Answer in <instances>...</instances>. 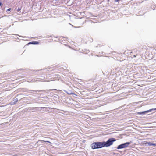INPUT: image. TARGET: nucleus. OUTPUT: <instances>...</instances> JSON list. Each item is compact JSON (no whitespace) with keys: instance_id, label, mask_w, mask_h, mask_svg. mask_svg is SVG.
<instances>
[{"instance_id":"f257e3e1","label":"nucleus","mask_w":156,"mask_h":156,"mask_svg":"<svg viewBox=\"0 0 156 156\" xmlns=\"http://www.w3.org/2000/svg\"><path fill=\"white\" fill-rule=\"evenodd\" d=\"M90 146L93 149L101 148L104 147L103 142H94L91 144Z\"/></svg>"},{"instance_id":"f03ea898","label":"nucleus","mask_w":156,"mask_h":156,"mask_svg":"<svg viewBox=\"0 0 156 156\" xmlns=\"http://www.w3.org/2000/svg\"><path fill=\"white\" fill-rule=\"evenodd\" d=\"M116 141V139L115 138H109L106 142L103 141L104 147H109L112 145L113 142Z\"/></svg>"},{"instance_id":"7ed1b4c3","label":"nucleus","mask_w":156,"mask_h":156,"mask_svg":"<svg viewBox=\"0 0 156 156\" xmlns=\"http://www.w3.org/2000/svg\"><path fill=\"white\" fill-rule=\"evenodd\" d=\"M130 143V142H127L125 143H122L118 145L116 147V148L118 149H119L126 148L128 147Z\"/></svg>"},{"instance_id":"20e7f679","label":"nucleus","mask_w":156,"mask_h":156,"mask_svg":"<svg viewBox=\"0 0 156 156\" xmlns=\"http://www.w3.org/2000/svg\"><path fill=\"white\" fill-rule=\"evenodd\" d=\"M154 109L152 108V109H150L148 110L147 111H143V112H137V114H139V115H144L146 113H147L148 112H151L152 111H153Z\"/></svg>"},{"instance_id":"39448f33","label":"nucleus","mask_w":156,"mask_h":156,"mask_svg":"<svg viewBox=\"0 0 156 156\" xmlns=\"http://www.w3.org/2000/svg\"><path fill=\"white\" fill-rule=\"evenodd\" d=\"M144 144L145 146H156V144L152 143L150 142L146 141L144 143Z\"/></svg>"},{"instance_id":"423d86ee","label":"nucleus","mask_w":156,"mask_h":156,"mask_svg":"<svg viewBox=\"0 0 156 156\" xmlns=\"http://www.w3.org/2000/svg\"><path fill=\"white\" fill-rule=\"evenodd\" d=\"M13 99V101L10 103V104L12 105L15 104L18 101V98H17L15 97Z\"/></svg>"},{"instance_id":"0eeeda50","label":"nucleus","mask_w":156,"mask_h":156,"mask_svg":"<svg viewBox=\"0 0 156 156\" xmlns=\"http://www.w3.org/2000/svg\"><path fill=\"white\" fill-rule=\"evenodd\" d=\"M44 90H28L27 91V92L28 93H31V91H33L35 92H40L42 91H44Z\"/></svg>"},{"instance_id":"6e6552de","label":"nucleus","mask_w":156,"mask_h":156,"mask_svg":"<svg viewBox=\"0 0 156 156\" xmlns=\"http://www.w3.org/2000/svg\"><path fill=\"white\" fill-rule=\"evenodd\" d=\"M30 110H37L39 109V108H36V107H34L32 108H30Z\"/></svg>"},{"instance_id":"1a4fd4ad","label":"nucleus","mask_w":156,"mask_h":156,"mask_svg":"<svg viewBox=\"0 0 156 156\" xmlns=\"http://www.w3.org/2000/svg\"><path fill=\"white\" fill-rule=\"evenodd\" d=\"M67 92V93H68V94H70V95H71V94H74L76 96H77L76 94H75L74 93H73V92Z\"/></svg>"},{"instance_id":"9d476101","label":"nucleus","mask_w":156,"mask_h":156,"mask_svg":"<svg viewBox=\"0 0 156 156\" xmlns=\"http://www.w3.org/2000/svg\"><path fill=\"white\" fill-rule=\"evenodd\" d=\"M32 44H38V42L37 41H32Z\"/></svg>"},{"instance_id":"9b49d317","label":"nucleus","mask_w":156,"mask_h":156,"mask_svg":"<svg viewBox=\"0 0 156 156\" xmlns=\"http://www.w3.org/2000/svg\"><path fill=\"white\" fill-rule=\"evenodd\" d=\"M21 9V8H19L18 9H17V11L18 12H19Z\"/></svg>"},{"instance_id":"f8f14e48","label":"nucleus","mask_w":156,"mask_h":156,"mask_svg":"<svg viewBox=\"0 0 156 156\" xmlns=\"http://www.w3.org/2000/svg\"><path fill=\"white\" fill-rule=\"evenodd\" d=\"M11 9V8H9L7 10L6 12L9 11H10Z\"/></svg>"},{"instance_id":"ddd939ff","label":"nucleus","mask_w":156,"mask_h":156,"mask_svg":"<svg viewBox=\"0 0 156 156\" xmlns=\"http://www.w3.org/2000/svg\"><path fill=\"white\" fill-rule=\"evenodd\" d=\"M32 43H33L32 41V42H29L28 43V44H32Z\"/></svg>"},{"instance_id":"4468645a","label":"nucleus","mask_w":156,"mask_h":156,"mask_svg":"<svg viewBox=\"0 0 156 156\" xmlns=\"http://www.w3.org/2000/svg\"><path fill=\"white\" fill-rule=\"evenodd\" d=\"M56 90V89H54L50 90H51V91H53V90Z\"/></svg>"},{"instance_id":"2eb2a0df","label":"nucleus","mask_w":156,"mask_h":156,"mask_svg":"<svg viewBox=\"0 0 156 156\" xmlns=\"http://www.w3.org/2000/svg\"><path fill=\"white\" fill-rule=\"evenodd\" d=\"M119 0H115V2H118L119 1Z\"/></svg>"},{"instance_id":"dca6fc26","label":"nucleus","mask_w":156,"mask_h":156,"mask_svg":"<svg viewBox=\"0 0 156 156\" xmlns=\"http://www.w3.org/2000/svg\"><path fill=\"white\" fill-rule=\"evenodd\" d=\"M2 5V2H0V6Z\"/></svg>"},{"instance_id":"f3484780","label":"nucleus","mask_w":156,"mask_h":156,"mask_svg":"<svg viewBox=\"0 0 156 156\" xmlns=\"http://www.w3.org/2000/svg\"><path fill=\"white\" fill-rule=\"evenodd\" d=\"M44 142H48V143H50V142L49 141H44Z\"/></svg>"},{"instance_id":"a211bd4d","label":"nucleus","mask_w":156,"mask_h":156,"mask_svg":"<svg viewBox=\"0 0 156 156\" xmlns=\"http://www.w3.org/2000/svg\"><path fill=\"white\" fill-rule=\"evenodd\" d=\"M153 109H154L153 110V111L156 110V108H153Z\"/></svg>"},{"instance_id":"6ab92c4d","label":"nucleus","mask_w":156,"mask_h":156,"mask_svg":"<svg viewBox=\"0 0 156 156\" xmlns=\"http://www.w3.org/2000/svg\"><path fill=\"white\" fill-rule=\"evenodd\" d=\"M89 52V51L88 50H87V51H86V53H88Z\"/></svg>"},{"instance_id":"aec40b11","label":"nucleus","mask_w":156,"mask_h":156,"mask_svg":"<svg viewBox=\"0 0 156 156\" xmlns=\"http://www.w3.org/2000/svg\"><path fill=\"white\" fill-rule=\"evenodd\" d=\"M64 38L63 37H61L60 38Z\"/></svg>"},{"instance_id":"412c9836","label":"nucleus","mask_w":156,"mask_h":156,"mask_svg":"<svg viewBox=\"0 0 156 156\" xmlns=\"http://www.w3.org/2000/svg\"><path fill=\"white\" fill-rule=\"evenodd\" d=\"M133 57H136V56L135 55H133Z\"/></svg>"}]
</instances>
